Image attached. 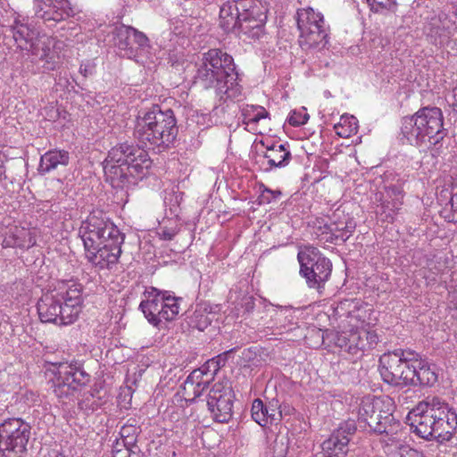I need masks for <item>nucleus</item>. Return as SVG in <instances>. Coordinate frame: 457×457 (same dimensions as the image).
Wrapping results in <instances>:
<instances>
[{"mask_svg": "<svg viewBox=\"0 0 457 457\" xmlns=\"http://www.w3.org/2000/svg\"><path fill=\"white\" fill-rule=\"evenodd\" d=\"M241 12H239L237 4H224L220 10V26L225 32H236Z\"/></svg>", "mask_w": 457, "mask_h": 457, "instance_id": "obj_27", "label": "nucleus"}, {"mask_svg": "<svg viewBox=\"0 0 457 457\" xmlns=\"http://www.w3.org/2000/svg\"><path fill=\"white\" fill-rule=\"evenodd\" d=\"M435 401L436 396H428L407 415V421L413 432L426 440L433 439L434 422L436 420L434 411L435 406L439 404Z\"/></svg>", "mask_w": 457, "mask_h": 457, "instance_id": "obj_13", "label": "nucleus"}, {"mask_svg": "<svg viewBox=\"0 0 457 457\" xmlns=\"http://www.w3.org/2000/svg\"><path fill=\"white\" fill-rule=\"evenodd\" d=\"M175 116H162L157 120L156 116H137L135 136L145 145L167 147L178 134Z\"/></svg>", "mask_w": 457, "mask_h": 457, "instance_id": "obj_5", "label": "nucleus"}, {"mask_svg": "<svg viewBox=\"0 0 457 457\" xmlns=\"http://www.w3.org/2000/svg\"><path fill=\"white\" fill-rule=\"evenodd\" d=\"M234 393L228 381L215 383L207 395L208 410L215 421L228 422L233 416Z\"/></svg>", "mask_w": 457, "mask_h": 457, "instance_id": "obj_12", "label": "nucleus"}, {"mask_svg": "<svg viewBox=\"0 0 457 457\" xmlns=\"http://www.w3.org/2000/svg\"><path fill=\"white\" fill-rule=\"evenodd\" d=\"M335 313L337 316L340 329L358 330L369 327L373 321L372 309L357 299H345L339 302Z\"/></svg>", "mask_w": 457, "mask_h": 457, "instance_id": "obj_10", "label": "nucleus"}, {"mask_svg": "<svg viewBox=\"0 0 457 457\" xmlns=\"http://www.w3.org/2000/svg\"><path fill=\"white\" fill-rule=\"evenodd\" d=\"M297 260L300 264L299 274L305 278L308 287L321 295L331 276L330 260L313 246L299 251Z\"/></svg>", "mask_w": 457, "mask_h": 457, "instance_id": "obj_6", "label": "nucleus"}, {"mask_svg": "<svg viewBox=\"0 0 457 457\" xmlns=\"http://www.w3.org/2000/svg\"><path fill=\"white\" fill-rule=\"evenodd\" d=\"M423 128V136H428L434 139V144L438 143L445 137L443 129V116H428L425 118Z\"/></svg>", "mask_w": 457, "mask_h": 457, "instance_id": "obj_33", "label": "nucleus"}, {"mask_svg": "<svg viewBox=\"0 0 457 457\" xmlns=\"http://www.w3.org/2000/svg\"><path fill=\"white\" fill-rule=\"evenodd\" d=\"M363 335H365L366 341L369 343L368 349H371L378 345L379 341L378 336L374 330L370 329V326L365 327V333Z\"/></svg>", "mask_w": 457, "mask_h": 457, "instance_id": "obj_46", "label": "nucleus"}, {"mask_svg": "<svg viewBox=\"0 0 457 457\" xmlns=\"http://www.w3.org/2000/svg\"><path fill=\"white\" fill-rule=\"evenodd\" d=\"M156 113H161V114H168V115H170V114H173V112L170 110V109H168L167 111L165 112H162L158 105H154L153 107V110L149 112H146L145 114H156Z\"/></svg>", "mask_w": 457, "mask_h": 457, "instance_id": "obj_50", "label": "nucleus"}, {"mask_svg": "<svg viewBox=\"0 0 457 457\" xmlns=\"http://www.w3.org/2000/svg\"><path fill=\"white\" fill-rule=\"evenodd\" d=\"M414 364V378L409 386H432L436 382L437 375L429 363L417 357Z\"/></svg>", "mask_w": 457, "mask_h": 457, "instance_id": "obj_26", "label": "nucleus"}, {"mask_svg": "<svg viewBox=\"0 0 457 457\" xmlns=\"http://www.w3.org/2000/svg\"><path fill=\"white\" fill-rule=\"evenodd\" d=\"M369 4L374 12H381L383 10L394 12L396 8L395 0H373Z\"/></svg>", "mask_w": 457, "mask_h": 457, "instance_id": "obj_41", "label": "nucleus"}, {"mask_svg": "<svg viewBox=\"0 0 457 457\" xmlns=\"http://www.w3.org/2000/svg\"><path fill=\"white\" fill-rule=\"evenodd\" d=\"M212 376H208L207 368L194 370L186 378L182 386V395L187 402H194L208 388Z\"/></svg>", "mask_w": 457, "mask_h": 457, "instance_id": "obj_20", "label": "nucleus"}, {"mask_svg": "<svg viewBox=\"0 0 457 457\" xmlns=\"http://www.w3.org/2000/svg\"><path fill=\"white\" fill-rule=\"evenodd\" d=\"M80 73H82L85 77H87V73H92V69H87V66L83 67V65L79 68Z\"/></svg>", "mask_w": 457, "mask_h": 457, "instance_id": "obj_55", "label": "nucleus"}, {"mask_svg": "<svg viewBox=\"0 0 457 457\" xmlns=\"http://www.w3.org/2000/svg\"><path fill=\"white\" fill-rule=\"evenodd\" d=\"M145 295L147 299L140 303L139 309L151 324L158 326L162 320L163 291L150 287Z\"/></svg>", "mask_w": 457, "mask_h": 457, "instance_id": "obj_21", "label": "nucleus"}, {"mask_svg": "<svg viewBox=\"0 0 457 457\" xmlns=\"http://www.w3.org/2000/svg\"><path fill=\"white\" fill-rule=\"evenodd\" d=\"M402 356H404V350L402 349L385 353L380 356L378 370L382 379L386 383L399 386L402 373H398V371L400 370V365H402Z\"/></svg>", "mask_w": 457, "mask_h": 457, "instance_id": "obj_19", "label": "nucleus"}, {"mask_svg": "<svg viewBox=\"0 0 457 457\" xmlns=\"http://www.w3.org/2000/svg\"><path fill=\"white\" fill-rule=\"evenodd\" d=\"M450 303L455 309H457V288L450 295Z\"/></svg>", "mask_w": 457, "mask_h": 457, "instance_id": "obj_53", "label": "nucleus"}, {"mask_svg": "<svg viewBox=\"0 0 457 457\" xmlns=\"http://www.w3.org/2000/svg\"><path fill=\"white\" fill-rule=\"evenodd\" d=\"M82 286L75 281H62L37 303L39 319L59 326L72 324L81 311Z\"/></svg>", "mask_w": 457, "mask_h": 457, "instance_id": "obj_4", "label": "nucleus"}, {"mask_svg": "<svg viewBox=\"0 0 457 457\" xmlns=\"http://www.w3.org/2000/svg\"><path fill=\"white\" fill-rule=\"evenodd\" d=\"M289 114L295 115V114H296V112H295V110H294V111H291V112H289Z\"/></svg>", "mask_w": 457, "mask_h": 457, "instance_id": "obj_58", "label": "nucleus"}, {"mask_svg": "<svg viewBox=\"0 0 457 457\" xmlns=\"http://www.w3.org/2000/svg\"><path fill=\"white\" fill-rule=\"evenodd\" d=\"M393 411V401L388 396L365 397L359 409V420L378 434H389L387 428Z\"/></svg>", "mask_w": 457, "mask_h": 457, "instance_id": "obj_7", "label": "nucleus"}, {"mask_svg": "<svg viewBox=\"0 0 457 457\" xmlns=\"http://www.w3.org/2000/svg\"><path fill=\"white\" fill-rule=\"evenodd\" d=\"M278 401L270 402L268 405L257 398L252 403L251 414L253 420L262 427H266L278 422L282 415V411L278 410Z\"/></svg>", "mask_w": 457, "mask_h": 457, "instance_id": "obj_22", "label": "nucleus"}, {"mask_svg": "<svg viewBox=\"0 0 457 457\" xmlns=\"http://www.w3.org/2000/svg\"><path fill=\"white\" fill-rule=\"evenodd\" d=\"M238 74L232 56L220 49H210L204 53L195 76V83L204 88L216 89L217 95L232 99L241 94L237 82Z\"/></svg>", "mask_w": 457, "mask_h": 457, "instance_id": "obj_3", "label": "nucleus"}, {"mask_svg": "<svg viewBox=\"0 0 457 457\" xmlns=\"http://www.w3.org/2000/svg\"><path fill=\"white\" fill-rule=\"evenodd\" d=\"M435 114H442L440 109L435 108L433 109Z\"/></svg>", "mask_w": 457, "mask_h": 457, "instance_id": "obj_56", "label": "nucleus"}, {"mask_svg": "<svg viewBox=\"0 0 457 457\" xmlns=\"http://www.w3.org/2000/svg\"><path fill=\"white\" fill-rule=\"evenodd\" d=\"M5 246L29 248L36 245V238L32 233L24 228H15L12 236L4 239Z\"/></svg>", "mask_w": 457, "mask_h": 457, "instance_id": "obj_31", "label": "nucleus"}, {"mask_svg": "<svg viewBox=\"0 0 457 457\" xmlns=\"http://www.w3.org/2000/svg\"><path fill=\"white\" fill-rule=\"evenodd\" d=\"M349 331L346 329H340V331H335L327 333V337L336 346L343 349L344 351L348 353V340L349 339Z\"/></svg>", "mask_w": 457, "mask_h": 457, "instance_id": "obj_38", "label": "nucleus"}, {"mask_svg": "<svg viewBox=\"0 0 457 457\" xmlns=\"http://www.w3.org/2000/svg\"><path fill=\"white\" fill-rule=\"evenodd\" d=\"M356 332L360 336V340L359 341H361V344L364 345V351L367 350L368 347H369V343H367L366 338H365V335H363L365 333V328L358 329V330H356Z\"/></svg>", "mask_w": 457, "mask_h": 457, "instance_id": "obj_51", "label": "nucleus"}, {"mask_svg": "<svg viewBox=\"0 0 457 457\" xmlns=\"http://www.w3.org/2000/svg\"><path fill=\"white\" fill-rule=\"evenodd\" d=\"M400 457H423L417 451L410 449L405 451V453H401Z\"/></svg>", "mask_w": 457, "mask_h": 457, "instance_id": "obj_52", "label": "nucleus"}, {"mask_svg": "<svg viewBox=\"0 0 457 457\" xmlns=\"http://www.w3.org/2000/svg\"><path fill=\"white\" fill-rule=\"evenodd\" d=\"M140 432V428L137 427L135 420H129L128 422L120 428V442L129 446H135L137 437Z\"/></svg>", "mask_w": 457, "mask_h": 457, "instance_id": "obj_37", "label": "nucleus"}, {"mask_svg": "<svg viewBox=\"0 0 457 457\" xmlns=\"http://www.w3.org/2000/svg\"><path fill=\"white\" fill-rule=\"evenodd\" d=\"M357 430L354 420L341 422L321 445L322 457H345L349 443Z\"/></svg>", "mask_w": 457, "mask_h": 457, "instance_id": "obj_14", "label": "nucleus"}, {"mask_svg": "<svg viewBox=\"0 0 457 457\" xmlns=\"http://www.w3.org/2000/svg\"><path fill=\"white\" fill-rule=\"evenodd\" d=\"M130 31H132V27L124 24L116 27L113 31L114 45L120 51H123V54L128 58H132L136 55V51L132 46L133 38Z\"/></svg>", "mask_w": 457, "mask_h": 457, "instance_id": "obj_29", "label": "nucleus"}, {"mask_svg": "<svg viewBox=\"0 0 457 457\" xmlns=\"http://www.w3.org/2000/svg\"><path fill=\"white\" fill-rule=\"evenodd\" d=\"M180 297H175L168 291H163L162 320H172L180 310Z\"/></svg>", "mask_w": 457, "mask_h": 457, "instance_id": "obj_36", "label": "nucleus"}, {"mask_svg": "<svg viewBox=\"0 0 457 457\" xmlns=\"http://www.w3.org/2000/svg\"><path fill=\"white\" fill-rule=\"evenodd\" d=\"M450 205L451 212L448 216H446V219L449 222H457V192L453 194L450 200Z\"/></svg>", "mask_w": 457, "mask_h": 457, "instance_id": "obj_47", "label": "nucleus"}, {"mask_svg": "<svg viewBox=\"0 0 457 457\" xmlns=\"http://www.w3.org/2000/svg\"><path fill=\"white\" fill-rule=\"evenodd\" d=\"M403 191L396 186L392 185L386 187L385 195L381 203V209L385 218L393 222L395 216L399 212L403 204Z\"/></svg>", "mask_w": 457, "mask_h": 457, "instance_id": "obj_24", "label": "nucleus"}, {"mask_svg": "<svg viewBox=\"0 0 457 457\" xmlns=\"http://www.w3.org/2000/svg\"><path fill=\"white\" fill-rule=\"evenodd\" d=\"M425 118H428V116H403L402 133L411 143L423 137V128L421 126H424Z\"/></svg>", "mask_w": 457, "mask_h": 457, "instance_id": "obj_30", "label": "nucleus"}, {"mask_svg": "<svg viewBox=\"0 0 457 457\" xmlns=\"http://www.w3.org/2000/svg\"><path fill=\"white\" fill-rule=\"evenodd\" d=\"M310 116H288L287 122L294 127H300L307 123Z\"/></svg>", "mask_w": 457, "mask_h": 457, "instance_id": "obj_48", "label": "nucleus"}, {"mask_svg": "<svg viewBox=\"0 0 457 457\" xmlns=\"http://www.w3.org/2000/svg\"><path fill=\"white\" fill-rule=\"evenodd\" d=\"M402 365L398 373H402L399 386H409L411 379L414 378L415 364L418 354L414 352L404 350V356H402Z\"/></svg>", "mask_w": 457, "mask_h": 457, "instance_id": "obj_32", "label": "nucleus"}, {"mask_svg": "<svg viewBox=\"0 0 457 457\" xmlns=\"http://www.w3.org/2000/svg\"><path fill=\"white\" fill-rule=\"evenodd\" d=\"M79 235L86 258L103 270L118 262L125 236L102 211H93L82 221Z\"/></svg>", "mask_w": 457, "mask_h": 457, "instance_id": "obj_1", "label": "nucleus"}, {"mask_svg": "<svg viewBox=\"0 0 457 457\" xmlns=\"http://www.w3.org/2000/svg\"><path fill=\"white\" fill-rule=\"evenodd\" d=\"M52 46L53 40L50 37L37 36L29 45V47L25 50L30 52L36 59L46 61V63L50 64L54 57Z\"/></svg>", "mask_w": 457, "mask_h": 457, "instance_id": "obj_28", "label": "nucleus"}, {"mask_svg": "<svg viewBox=\"0 0 457 457\" xmlns=\"http://www.w3.org/2000/svg\"><path fill=\"white\" fill-rule=\"evenodd\" d=\"M265 21V13L255 9L244 10L236 32L244 40L259 39L264 33Z\"/></svg>", "mask_w": 457, "mask_h": 457, "instance_id": "obj_18", "label": "nucleus"}, {"mask_svg": "<svg viewBox=\"0 0 457 457\" xmlns=\"http://www.w3.org/2000/svg\"><path fill=\"white\" fill-rule=\"evenodd\" d=\"M281 195V192L279 190H272L268 187H263L262 191V199L263 202L270 204L271 201L277 199Z\"/></svg>", "mask_w": 457, "mask_h": 457, "instance_id": "obj_45", "label": "nucleus"}, {"mask_svg": "<svg viewBox=\"0 0 457 457\" xmlns=\"http://www.w3.org/2000/svg\"><path fill=\"white\" fill-rule=\"evenodd\" d=\"M261 144L266 148L262 154L257 155L256 163L260 165L261 170L270 172L274 169L284 168L289 164L292 154L287 144L273 143L266 145L263 141Z\"/></svg>", "mask_w": 457, "mask_h": 457, "instance_id": "obj_16", "label": "nucleus"}, {"mask_svg": "<svg viewBox=\"0 0 457 457\" xmlns=\"http://www.w3.org/2000/svg\"><path fill=\"white\" fill-rule=\"evenodd\" d=\"M177 227H161L158 231V235L161 239L171 240L178 234Z\"/></svg>", "mask_w": 457, "mask_h": 457, "instance_id": "obj_44", "label": "nucleus"}, {"mask_svg": "<svg viewBox=\"0 0 457 457\" xmlns=\"http://www.w3.org/2000/svg\"><path fill=\"white\" fill-rule=\"evenodd\" d=\"M70 162V153L66 150L53 149L40 157L37 172L46 175L59 167H66Z\"/></svg>", "mask_w": 457, "mask_h": 457, "instance_id": "obj_25", "label": "nucleus"}, {"mask_svg": "<svg viewBox=\"0 0 457 457\" xmlns=\"http://www.w3.org/2000/svg\"><path fill=\"white\" fill-rule=\"evenodd\" d=\"M44 457H66L62 453H60L57 450H51L48 451L46 454L44 455Z\"/></svg>", "mask_w": 457, "mask_h": 457, "instance_id": "obj_54", "label": "nucleus"}, {"mask_svg": "<svg viewBox=\"0 0 457 457\" xmlns=\"http://www.w3.org/2000/svg\"><path fill=\"white\" fill-rule=\"evenodd\" d=\"M90 376L79 367L58 363L53 381V391L59 399L70 397L89 382Z\"/></svg>", "mask_w": 457, "mask_h": 457, "instance_id": "obj_11", "label": "nucleus"}, {"mask_svg": "<svg viewBox=\"0 0 457 457\" xmlns=\"http://www.w3.org/2000/svg\"><path fill=\"white\" fill-rule=\"evenodd\" d=\"M131 457H141V455H140V453H137V454H132V456H131Z\"/></svg>", "mask_w": 457, "mask_h": 457, "instance_id": "obj_57", "label": "nucleus"}, {"mask_svg": "<svg viewBox=\"0 0 457 457\" xmlns=\"http://www.w3.org/2000/svg\"><path fill=\"white\" fill-rule=\"evenodd\" d=\"M37 37V32L34 29L18 20L5 30V38L11 37L21 50L29 48Z\"/></svg>", "mask_w": 457, "mask_h": 457, "instance_id": "obj_23", "label": "nucleus"}, {"mask_svg": "<svg viewBox=\"0 0 457 457\" xmlns=\"http://www.w3.org/2000/svg\"><path fill=\"white\" fill-rule=\"evenodd\" d=\"M348 353L358 354L359 352L364 351V345L360 340V336L356 330L349 331Z\"/></svg>", "mask_w": 457, "mask_h": 457, "instance_id": "obj_39", "label": "nucleus"}, {"mask_svg": "<svg viewBox=\"0 0 457 457\" xmlns=\"http://www.w3.org/2000/svg\"><path fill=\"white\" fill-rule=\"evenodd\" d=\"M250 112H254L255 114H269L265 109L262 106H253L252 105L250 109H246L243 114H249Z\"/></svg>", "mask_w": 457, "mask_h": 457, "instance_id": "obj_49", "label": "nucleus"}, {"mask_svg": "<svg viewBox=\"0 0 457 457\" xmlns=\"http://www.w3.org/2000/svg\"><path fill=\"white\" fill-rule=\"evenodd\" d=\"M439 404L435 406L434 411V433L433 439L443 443L450 441L453 435L457 433V413L449 404L436 396V401Z\"/></svg>", "mask_w": 457, "mask_h": 457, "instance_id": "obj_15", "label": "nucleus"}, {"mask_svg": "<svg viewBox=\"0 0 457 457\" xmlns=\"http://www.w3.org/2000/svg\"><path fill=\"white\" fill-rule=\"evenodd\" d=\"M134 446H129L117 440L112 447V457H131L132 454H137L139 452L133 450Z\"/></svg>", "mask_w": 457, "mask_h": 457, "instance_id": "obj_40", "label": "nucleus"}, {"mask_svg": "<svg viewBox=\"0 0 457 457\" xmlns=\"http://www.w3.org/2000/svg\"><path fill=\"white\" fill-rule=\"evenodd\" d=\"M297 26L300 30V44L309 48L325 46L328 43V32L324 26L323 16L312 8L297 12Z\"/></svg>", "mask_w": 457, "mask_h": 457, "instance_id": "obj_8", "label": "nucleus"}, {"mask_svg": "<svg viewBox=\"0 0 457 457\" xmlns=\"http://www.w3.org/2000/svg\"><path fill=\"white\" fill-rule=\"evenodd\" d=\"M35 14L46 22L57 23L73 15L69 0H35Z\"/></svg>", "mask_w": 457, "mask_h": 457, "instance_id": "obj_17", "label": "nucleus"}, {"mask_svg": "<svg viewBox=\"0 0 457 457\" xmlns=\"http://www.w3.org/2000/svg\"><path fill=\"white\" fill-rule=\"evenodd\" d=\"M268 116H243L242 123L245 125V129L253 134H261L258 128V122Z\"/></svg>", "mask_w": 457, "mask_h": 457, "instance_id": "obj_42", "label": "nucleus"}, {"mask_svg": "<svg viewBox=\"0 0 457 457\" xmlns=\"http://www.w3.org/2000/svg\"><path fill=\"white\" fill-rule=\"evenodd\" d=\"M326 232L331 235L332 240L345 242L353 234L355 226L352 221L331 222L324 226Z\"/></svg>", "mask_w": 457, "mask_h": 457, "instance_id": "obj_34", "label": "nucleus"}, {"mask_svg": "<svg viewBox=\"0 0 457 457\" xmlns=\"http://www.w3.org/2000/svg\"><path fill=\"white\" fill-rule=\"evenodd\" d=\"M359 122L356 116H340L339 121L334 125L337 135L348 138L358 132Z\"/></svg>", "mask_w": 457, "mask_h": 457, "instance_id": "obj_35", "label": "nucleus"}, {"mask_svg": "<svg viewBox=\"0 0 457 457\" xmlns=\"http://www.w3.org/2000/svg\"><path fill=\"white\" fill-rule=\"evenodd\" d=\"M30 426L21 419H8L0 425V448L22 457L27 452Z\"/></svg>", "mask_w": 457, "mask_h": 457, "instance_id": "obj_9", "label": "nucleus"}, {"mask_svg": "<svg viewBox=\"0 0 457 457\" xmlns=\"http://www.w3.org/2000/svg\"><path fill=\"white\" fill-rule=\"evenodd\" d=\"M152 161L145 150L128 143L113 146L104 162L106 180L113 188L127 191L148 172Z\"/></svg>", "mask_w": 457, "mask_h": 457, "instance_id": "obj_2", "label": "nucleus"}, {"mask_svg": "<svg viewBox=\"0 0 457 457\" xmlns=\"http://www.w3.org/2000/svg\"><path fill=\"white\" fill-rule=\"evenodd\" d=\"M133 43H135L138 47L143 48L148 46V37L141 31L132 27V31H130Z\"/></svg>", "mask_w": 457, "mask_h": 457, "instance_id": "obj_43", "label": "nucleus"}, {"mask_svg": "<svg viewBox=\"0 0 457 457\" xmlns=\"http://www.w3.org/2000/svg\"><path fill=\"white\" fill-rule=\"evenodd\" d=\"M373 0H367L368 4L371 3Z\"/></svg>", "mask_w": 457, "mask_h": 457, "instance_id": "obj_59", "label": "nucleus"}]
</instances>
